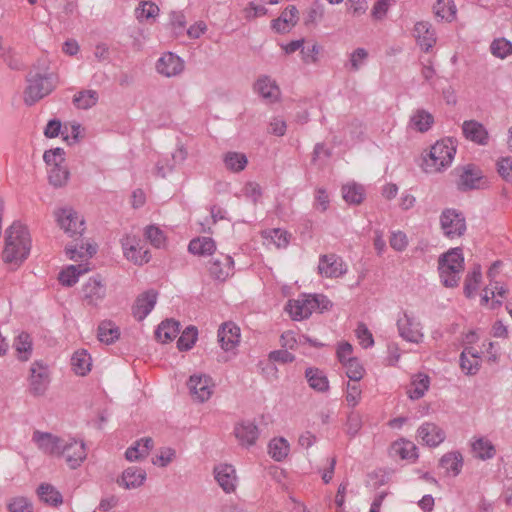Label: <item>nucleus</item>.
Returning <instances> with one entry per match:
<instances>
[{
    "instance_id": "obj_37",
    "label": "nucleus",
    "mask_w": 512,
    "mask_h": 512,
    "mask_svg": "<svg viewBox=\"0 0 512 512\" xmlns=\"http://www.w3.org/2000/svg\"><path fill=\"white\" fill-rule=\"evenodd\" d=\"M482 178L481 171L475 167L468 166L460 176L459 188L461 190L475 189Z\"/></svg>"
},
{
    "instance_id": "obj_18",
    "label": "nucleus",
    "mask_w": 512,
    "mask_h": 512,
    "mask_svg": "<svg viewBox=\"0 0 512 512\" xmlns=\"http://www.w3.org/2000/svg\"><path fill=\"white\" fill-rule=\"evenodd\" d=\"M254 91L269 103L276 102L280 97V89L276 81L267 75H262L256 80Z\"/></svg>"
},
{
    "instance_id": "obj_52",
    "label": "nucleus",
    "mask_w": 512,
    "mask_h": 512,
    "mask_svg": "<svg viewBox=\"0 0 512 512\" xmlns=\"http://www.w3.org/2000/svg\"><path fill=\"white\" fill-rule=\"evenodd\" d=\"M158 14L159 7L151 1H142L136 9V17L140 21L155 18Z\"/></svg>"
},
{
    "instance_id": "obj_38",
    "label": "nucleus",
    "mask_w": 512,
    "mask_h": 512,
    "mask_svg": "<svg viewBox=\"0 0 512 512\" xmlns=\"http://www.w3.org/2000/svg\"><path fill=\"white\" fill-rule=\"evenodd\" d=\"M37 493L44 503L51 506H58L63 501L61 493L54 486L47 483L41 484Z\"/></svg>"
},
{
    "instance_id": "obj_11",
    "label": "nucleus",
    "mask_w": 512,
    "mask_h": 512,
    "mask_svg": "<svg viewBox=\"0 0 512 512\" xmlns=\"http://www.w3.org/2000/svg\"><path fill=\"white\" fill-rule=\"evenodd\" d=\"M106 297V285L100 276L91 277L82 286V299L87 305L97 306Z\"/></svg>"
},
{
    "instance_id": "obj_34",
    "label": "nucleus",
    "mask_w": 512,
    "mask_h": 512,
    "mask_svg": "<svg viewBox=\"0 0 512 512\" xmlns=\"http://www.w3.org/2000/svg\"><path fill=\"white\" fill-rule=\"evenodd\" d=\"M188 250L190 253L195 255H212L216 250V245L212 238L201 237L191 240L188 245Z\"/></svg>"
},
{
    "instance_id": "obj_41",
    "label": "nucleus",
    "mask_w": 512,
    "mask_h": 512,
    "mask_svg": "<svg viewBox=\"0 0 512 512\" xmlns=\"http://www.w3.org/2000/svg\"><path fill=\"white\" fill-rule=\"evenodd\" d=\"M434 13L437 17L451 22L456 17V6L453 0H437L434 7Z\"/></svg>"
},
{
    "instance_id": "obj_57",
    "label": "nucleus",
    "mask_w": 512,
    "mask_h": 512,
    "mask_svg": "<svg viewBox=\"0 0 512 512\" xmlns=\"http://www.w3.org/2000/svg\"><path fill=\"white\" fill-rule=\"evenodd\" d=\"M45 163L49 166L62 165L64 162V150L60 147L45 151L43 155Z\"/></svg>"
},
{
    "instance_id": "obj_25",
    "label": "nucleus",
    "mask_w": 512,
    "mask_h": 512,
    "mask_svg": "<svg viewBox=\"0 0 512 512\" xmlns=\"http://www.w3.org/2000/svg\"><path fill=\"white\" fill-rule=\"evenodd\" d=\"M145 479L146 472L144 469L131 466L123 471L121 480H119L118 483L125 489H135L140 487L144 483Z\"/></svg>"
},
{
    "instance_id": "obj_53",
    "label": "nucleus",
    "mask_w": 512,
    "mask_h": 512,
    "mask_svg": "<svg viewBox=\"0 0 512 512\" xmlns=\"http://www.w3.org/2000/svg\"><path fill=\"white\" fill-rule=\"evenodd\" d=\"M342 365L346 368V375L350 380L357 382L362 379L364 368L357 358L350 359V361L344 362Z\"/></svg>"
},
{
    "instance_id": "obj_40",
    "label": "nucleus",
    "mask_w": 512,
    "mask_h": 512,
    "mask_svg": "<svg viewBox=\"0 0 512 512\" xmlns=\"http://www.w3.org/2000/svg\"><path fill=\"white\" fill-rule=\"evenodd\" d=\"M119 336V328L111 321H103L98 326V339L105 344H112Z\"/></svg>"
},
{
    "instance_id": "obj_6",
    "label": "nucleus",
    "mask_w": 512,
    "mask_h": 512,
    "mask_svg": "<svg viewBox=\"0 0 512 512\" xmlns=\"http://www.w3.org/2000/svg\"><path fill=\"white\" fill-rule=\"evenodd\" d=\"M397 329L405 341L419 344L424 338L421 322L408 312H403L397 319Z\"/></svg>"
},
{
    "instance_id": "obj_13",
    "label": "nucleus",
    "mask_w": 512,
    "mask_h": 512,
    "mask_svg": "<svg viewBox=\"0 0 512 512\" xmlns=\"http://www.w3.org/2000/svg\"><path fill=\"white\" fill-rule=\"evenodd\" d=\"M60 455L65 457V460L71 469H76L86 458V448L82 441L72 440L64 441Z\"/></svg>"
},
{
    "instance_id": "obj_23",
    "label": "nucleus",
    "mask_w": 512,
    "mask_h": 512,
    "mask_svg": "<svg viewBox=\"0 0 512 512\" xmlns=\"http://www.w3.org/2000/svg\"><path fill=\"white\" fill-rule=\"evenodd\" d=\"M233 264L231 256L221 254L210 261L209 273L214 279L224 281L231 274Z\"/></svg>"
},
{
    "instance_id": "obj_5",
    "label": "nucleus",
    "mask_w": 512,
    "mask_h": 512,
    "mask_svg": "<svg viewBox=\"0 0 512 512\" xmlns=\"http://www.w3.org/2000/svg\"><path fill=\"white\" fill-rule=\"evenodd\" d=\"M57 224L69 237H82L86 229L84 217L71 206L54 212Z\"/></svg>"
},
{
    "instance_id": "obj_4",
    "label": "nucleus",
    "mask_w": 512,
    "mask_h": 512,
    "mask_svg": "<svg viewBox=\"0 0 512 512\" xmlns=\"http://www.w3.org/2000/svg\"><path fill=\"white\" fill-rule=\"evenodd\" d=\"M456 153V148L450 139L436 142L430 149L428 158L425 159L426 170L438 172L449 166Z\"/></svg>"
},
{
    "instance_id": "obj_14",
    "label": "nucleus",
    "mask_w": 512,
    "mask_h": 512,
    "mask_svg": "<svg viewBox=\"0 0 512 512\" xmlns=\"http://www.w3.org/2000/svg\"><path fill=\"white\" fill-rule=\"evenodd\" d=\"M73 242L65 247L66 255L70 260H86L91 258L97 252V246L89 242H84L82 237H72Z\"/></svg>"
},
{
    "instance_id": "obj_15",
    "label": "nucleus",
    "mask_w": 512,
    "mask_h": 512,
    "mask_svg": "<svg viewBox=\"0 0 512 512\" xmlns=\"http://www.w3.org/2000/svg\"><path fill=\"white\" fill-rule=\"evenodd\" d=\"M32 440L44 453L60 455L64 440L48 432L34 431Z\"/></svg>"
},
{
    "instance_id": "obj_29",
    "label": "nucleus",
    "mask_w": 512,
    "mask_h": 512,
    "mask_svg": "<svg viewBox=\"0 0 512 512\" xmlns=\"http://www.w3.org/2000/svg\"><path fill=\"white\" fill-rule=\"evenodd\" d=\"M298 21V10L294 5L288 6L281 15L273 20L272 27L277 32H286L290 26H293Z\"/></svg>"
},
{
    "instance_id": "obj_19",
    "label": "nucleus",
    "mask_w": 512,
    "mask_h": 512,
    "mask_svg": "<svg viewBox=\"0 0 512 512\" xmlns=\"http://www.w3.org/2000/svg\"><path fill=\"white\" fill-rule=\"evenodd\" d=\"M157 301V293L154 290L146 291L140 294L133 307L132 314L138 321L144 320L153 310Z\"/></svg>"
},
{
    "instance_id": "obj_63",
    "label": "nucleus",
    "mask_w": 512,
    "mask_h": 512,
    "mask_svg": "<svg viewBox=\"0 0 512 512\" xmlns=\"http://www.w3.org/2000/svg\"><path fill=\"white\" fill-rule=\"evenodd\" d=\"M277 248H285L288 245V233L279 228L269 231L268 236Z\"/></svg>"
},
{
    "instance_id": "obj_56",
    "label": "nucleus",
    "mask_w": 512,
    "mask_h": 512,
    "mask_svg": "<svg viewBox=\"0 0 512 512\" xmlns=\"http://www.w3.org/2000/svg\"><path fill=\"white\" fill-rule=\"evenodd\" d=\"M7 508L9 512H32L33 511V505L32 503L25 497L19 496L12 498Z\"/></svg>"
},
{
    "instance_id": "obj_17",
    "label": "nucleus",
    "mask_w": 512,
    "mask_h": 512,
    "mask_svg": "<svg viewBox=\"0 0 512 512\" xmlns=\"http://www.w3.org/2000/svg\"><path fill=\"white\" fill-rule=\"evenodd\" d=\"M418 437L429 447H437L446 438L442 428L435 423L425 422L417 430Z\"/></svg>"
},
{
    "instance_id": "obj_16",
    "label": "nucleus",
    "mask_w": 512,
    "mask_h": 512,
    "mask_svg": "<svg viewBox=\"0 0 512 512\" xmlns=\"http://www.w3.org/2000/svg\"><path fill=\"white\" fill-rule=\"evenodd\" d=\"M319 273L325 277H339L346 272V267L340 257L335 254L322 255L318 265Z\"/></svg>"
},
{
    "instance_id": "obj_48",
    "label": "nucleus",
    "mask_w": 512,
    "mask_h": 512,
    "mask_svg": "<svg viewBox=\"0 0 512 512\" xmlns=\"http://www.w3.org/2000/svg\"><path fill=\"white\" fill-rule=\"evenodd\" d=\"M98 101V94L94 90H84L74 96V104L81 109H89Z\"/></svg>"
},
{
    "instance_id": "obj_8",
    "label": "nucleus",
    "mask_w": 512,
    "mask_h": 512,
    "mask_svg": "<svg viewBox=\"0 0 512 512\" xmlns=\"http://www.w3.org/2000/svg\"><path fill=\"white\" fill-rule=\"evenodd\" d=\"M29 391L34 396L45 394L50 383L49 368L42 361H35L29 369Z\"/></svg>"
},
{
    "instance_id": "obj_24",
    "label": "nucleus",
    "mask_w": 512,
    "mask_h": 512,
    "mask_svg": "<svg viewBox=\"0 0 512 512\" xmlns=\"http://www.w3.org/2000/svg\"><path fill=\"white\" fill-rule=\"evenodd\" d=\"M462 130L467 139L479 145H486L488 143V132L481 123L475 120L464 121Z\"/></svg>"
},
{
    "instance_id": "obj_21",
    "label": "nucleus",
    "mask_w": 512,
    "mask_h": 512,
    "mask_svg": "<svg viewBox=\"0 0 512 512\" xmlns=\"http://www.w3.org/2000/svg\"><path fill=\"white\" fill-rule=\"evenodd\" d=\"M214 476L220 487L226 492H233L236 488V471L232 465L220 464L214 468Z\"/></svg>"
},
{
    "instance_id": "obj_51",
    "label": "nucleus",
    "mask_w": 512,
    "mask_h": 512,
    "mask_svg": "<svg viewBox=\"0 0 512 512\" xmlns=\"http://www.w3.org/2000/svg\"><path fill=\"white\" fill-rule=\"evenodd\" d=\"M481 268L480 266H475L473 270L467 274L465 283H464V293L467 297H472L477 290L478 284L481 280Z\"/></svg>"
},
{
    "instance_id": "obj_39",
    "label": "nucleus",
    "mask_w": 512,
    "mask_h": 512,
    "mask_svg": "<svg viewBox=\"0 0 512 512\" xmlns=\"http://www.w3.org/2000/svg\"><path fill=\"white\" fill-rule=\"evenodd\" d=\"M71 365L77 375L84 376L91 369V357L85 350L76 351L71 358Z\"/></svg>"
},
{
    "instance_id": "obj_32",
    "label": "nucleus",
    "mask_w": 512,
    "mask_h": 512,
    "mask_svg": "<svg viewBox=\"0 0 512 512\" xmlns=\"http://www.w3.org/2000/svg\"><path fill=\"white\" fill-rule=\"evenodd\" d=\"M180 331L179 322L173 319L162 321L155 331L156 338L162 343L172 341Z\"/></svg>"
},
{
    "instance_id": "obj_2",
    "label": "nucleus",
    "mask_w": 512,
    "mask_h": 512,
    "mask_svg": "<svg viewBox=\"0 0 512 512\" xmlns=\"http://www.w3.org/2000/svg\"><path fill=\"white\" fill-rule=\"evenodd\" d=\"M463 269L464 256L461 248H452L439 257L438 271L441 283L445 287L458 286Z\"/></svg>"
},
{
    "instance_id": "obj_43",
    "label": "nucleus",
    "mask_w": 512,
    "mask_h": 512,
    "mask_svg": "<svg viewBox=\"0 0 512 512\" xmlns=\"http://www.w3.org/2000/svg\"><path fill=\"white\" fill-rule=\"evenodd\" d=\"M269 454L275 461H282L289 453V443L284 438H275L270 441Z\"/></svg>"
},
{
    "instance_id": "obj_47",
    "label": "nucleus",
    "mask_w": 512,
    "mask_h": 512,
    "mask_svg": "<svg viewBox=\"0 0 512 512\" xmlns=\"http://www.w3.org/2000/svg\"><path fill=\"white\" fill-rule=\"evenodd\" d=\"M429 383L430 381L427 375H417L411 384V388L408 390L409 397L413 400L423 397L429 388Z\"/></svg>"
},
{
    "instance_id": "obj_55",
    "label": "nucleus",
    "mask_w": 512,
    "mask_h": 512,
    "mask_svg": "<svg viewBox=\"0 0 512 512\" xmlns=\"http://www.w3.org/2000/svg\"><path fill=\"white\" fill-rule=\"evenodd\" d=\"M146 239L156 248L162 247L165 242V236L163 231L154 225H150L145 229Z\"/></svg>"
},
{
    "instance_id": "obj_50",
    "label": "nucleus",
    "mask_w": 512,
    "mask_h": 512,
    "mask_svg": "<svg viewBox=\"0 0 512 512\" xmlns=\"http://www.w3.org/2000/svg\"><path fill=\"white\" fill-rule=\"evenodd\" d=\"M393 450L401 459L415 460L418 457L417 447L410 441L394 443Z\"/></svg>"
},
{
    "instance_id": "obj_31",
    "label": "nucleus",
    "mask_w": 512,
    "mask_h": 512,
    "mask_svg": "<svg viewBox=\"0 0 512 512\" xmlns=\"http://www.w3.org/2000/svg\"><path fill=\"white\" fill-rule=\"evenodd\" d=\"M439 464L447 473L457 476L463 467L462 454L459 451L448 452L440 458Z\"/></svg>"
},
{
    "instance_id": "obj_60",
    "label": "nucleus",
    "mask_w": 512,
    "mask_h": 512,
    "mask_svg": "<svg viewBox=\"0 0 512 512\" xmlns=\"http://www.w3.org/2000/svg\"><path fill=\"white\" fill-rule=\"evenodd\" d=\"M176 456V451L170 447H165L160 450L159 455L153 459V464L158 465L160 467H166L169 463H171Z\"/></svg>"
},
{
    "instance_id": "obj_49",
    "label": "nucleus",
    "mask_w": 512,
    "mask_h": 512,
    "mask_svg": "<svg viewBox=\"0 0 512 512\" xmlns=\"http://www.w3.org/2000/svg\"><path fill=\"white\" fill-rule=\"evenodd\" d=\"M198 331L196 327H187L180 335L177 341V347L180 351L190 350L197 340Z\"/></svg>"
},
{
    "instance_id": "obj_35",
    "label": "nucleus",
    "mask_w": 512,
    "mask_h": 512,
    "mask_svg": "<svg viewBox=\"0 0 512 512\" xmlns=\"http://www.w3.org/2000/svg\"><path fill=\"white\" fill-rule=\"evenodd\" d=\"M433 123V116L424 109L416 110L410 118V127L421 133L428 131Z\"/></svg>"
},
{
    "instance_id": "obj_62",
    "label": "nucleus",
    "mask_w": 512,
    "mask_h": 512,
    "mask_svg": "<svg viewBox=\"0 0 512 512\" xmlns=\"http://www.w3.org/2000/svg\"><path fill=\"white\" fill-rule=\"evenodd\" d=\"M390 246L396 251H403L408 245L407 236L401 231L393 232L389 239Z\"/></svg>"
},
{
    "instance_id": "obj_36",
    "label": "nucleus",
    "mask_w": 512,
    "mask_h": 512,
    "mask_svg": "<svg viewBox=\"0 0 512 512\" xmlns=\"http://www.w3.org/2000/svg\"><path fill=\"white\" fill-rule=\"evenodd\" d=\"M472 450L476 457L481 460H488L495 456L496 449L490 440L485 437L476 438L472 444Z\"/></svg>"
},
{
    "instance_id": "obj_27",
    "label": "nucleus",
    "mask_w": 512,
    "mask_h": 512,
    "mask_svg": "<svg viewBox=\"0 0 512 512\" xmlns=\"http://www.w3.org/2000/svg\"><path fill=\"white\" fill-rule=\"evenodd\" d=\"M305 378L311 389L321 393H325L329 390V380L324 371L319 368H307L305 370Z\"/></svg>"
},
{
    "instance_id": "obj_33",
    "label": "nucleus",
    "mask_w": 512,
    "mask_h": 512,
    "mask_svg": "<svg viewBox=\"0 0 512 512\" xmlns=\"http://www.w3.org/2000/svg\"><path fill=\"white\" fill-rule=\"evenodd\" d=\"M13 347L17 352V358L20 361H28L32 354L33 344L31 336L26 332H21L13 342Z\"/></svg>"
},
{
    "instance_id": "obj_64",
    "label": "nucleus",
    "mask_w": 512,
    "mask_h": 512,
    "mask_svg": "<svg viewBox=\"0 0 512 512\" xmlns=\"http://www.w3.org/2000/svg\"><path fill=\"white\" fill-rule=\"evenodd\" d=\"M498 173L507 181L512 180V158L504 157L497 162Z\"/></svg>"
},
{
    "instance_id": "obj_10",
    "label": "nucleus",
    "mask_w": 512,
    "mask_h": 512,
    "mask_svg": "<svg viewBox=\"0 0 512 512\" xmlns=\"http://www.w3.org/2000/svg\"><path fill=\"white\" fill-rule=\"evenodd\" d=\"M156 71L167 78L179 76L185 68L184 60L172 52L164 53L156 62Z\"/></svg>"
},
{
    "instance_id": "obj_20",
    "label": "nucleus",
    "mask_w": 512,
    "mask_h": 512,
    "mask_svg": "<svg viewBox=\"0 0 512 512\" xmlns=\"http://www.w3.org/2000/svg\"><path fill=\"white\" fill-rule=\"evenodd\" d=\"M218 341L225 351L234 349L240 342V328L232 322L223 323L218 329Z\"/></svg>"
},
{
    "instance_id": "obj_54",
    "label": "nucleus",
    "mask_w": 512,
    "mask_h": 512,
    "mask_svg": "<svg viewBox=\"0 0 512 512\" xmlns=\"http://www.w3.org/2000/svg\"><path fill=\"white\" fill-rule=\"evenodd\" d=\"M368 58V52L364 48H357L350 54L349 69L351 71H358L366 62Z\"/></svg>"
},
{
    "instance_id": "obj_58",
    "label": "nucleus",
    "mask_w": 512,
    "mask_h": 512,
    "mask_svg": "<svg viewBox=\"0 0 512 512\" xmlns=\"http://www.w3.org/2000/svg\"><path fill=\"white\" fill-rule=\"evenodd\" d=\"M460 366L461 369L467 375H475L479 370V360L467 357V352L462 351L460 355Z\"/></svg>"
},
{
    "instance_id": "obj_30",
    "label": "nucleus",
    "mask_w": 512,
    "mask_h": 512,
    "mask_svg": "<svg viewBox=\"0 0 512 512\" xmlns=\"http://www.w3.org/2000/svg\"><path fill=\"white\" fill-rule=\"evenodd\" d=\"M88 271L87 264L69 265L59 273L58 280L62 285L71 287L77 283L80 275Z\"/></svg>"
},
{
    "instance_id": "obj_44",
    "label": "nucleus",
    "mask_w": 512,
    "mask_h": 512,
    "mask_svg": "<svg viewBox=\"0 0 512 512\" xmlns=\"http://www.w3.org/2000/svg\"><path fill=\"white\" fill-rule=\"evenodd\" d=\"M343 199L349 204H360L364 199V189L358 184H347L342 187Z\"/></svg>"
},
{
    "instance_id": "obj_9",
    "label": "nucleus",
    "mask_w": 512,
    "mask_h": 512,
    "mask_svg": "<svg viewBox=\"0 0 512 512\" xmlns=\"http://www.w3.org/2000/svg\"><path fill=\"white\" fill-rule=\"evenodd\" d=\"M187 386L192 398L203 403L211 397L214 383L208 375L194 374L190 376Z\"/></svg>"
},
{
    "instance_id": "obj_42",
    "label": "nucleus",
    "mask_w": 512,
    "mask_h": 512,
    "mask_svg": "<svg viewBox=\"0 0 512 512\" xmlns=\"http://www.w3.org/2000/svg\"><path fill=\"white\" fill-rule=\"evenodd\" d=\"M223 161L225 167L232 172H240L247 165V157L239 152H227L223 157Z\"/></svg>"
},
{
    "instance_id": "obj_45",
    "label": "nucleus",
    "mask_w": 512,
    "mask_h": 512,
    "mask_svg": "<svg viewBox=\"0 0 512 512\" xmlns=\"http://www.w3.org/2000/svg\"><path fill=\"white\" fill-rule=\"evenodd\" d=\"M491 54L499 59H505L512 55V42L506 38H496L490 44Z\"/></svg>"
},
{
    "instance_id": "obj_61",
    "label": "nucleus",
    "mask_w": 512,
    "mask_h": 512,
    "mask_svg": "<svg viewBox=\"0 0 512 512\" xmlns=\"http://www.w3.org/2000/svg\"><path fill=\"white\" fill-rule=\"evenodd\" d=\"M175 166L176 165L171 161V158L160 159L156 163L154 174L158 177L165 178L167 174L174 170Z\"/></svg>"
},
{
    "instance_id": "obj_12",
    "label": "nucleus",
    "mask_w": 512,
    "mask_h": 512,
    "mask_svg": "<svg viewBox=\"0 0 512 512\" xmlns=\"http://www.w3.org/2000/svg\"><path fill=\"white\" fill-rule=\"evenodd\" d=\"M314 303L315 300L311 299V295H301L297 299L288 301L286 311L293 320L300 321L315 312Z\"/></svg>"
},
{
    "instance_id": "obj_3",
    "label": "nucleus",
    "mask_w": 512,
    "mask_h": 512,
    "mask_svg": "<svg viewBox=\"0 0 512 512\" xmlns=\"http://www.w3.org/2000/svg\"><path fill=\"white\" fill-rule=\"evenodd\" d=\"M27 87L24 91V102L31 106L50 94L54 88V78L49 73L30 72L26 77Z\"/></svg>"
},
{
    "instance_id": "obj_28",
    "label": "nucleus",
    "mask_w": 512,
    "mask_h": 512,
    "mask_svg": "<svg viewBox=\"0 0 512 512\" xmlns=\"http://www.w3.org/2000/svg\"><path fill=\"white\" fill-rule=\"evenodd\" d=\"M121 245L124 255L128 260H131L135 264L139 265L149 262L150 254L148 250H144V256H135L136 246H138V240L134 236H124L121 239Z\"/></svg>"
},
{
    "instance_id": "obj_46",
    "label": "nucleus",
    "mask_w": 512,
    "mask_h": 512,
    "mask_svg": "<svg viewBox=\"0 0 512 512\" xmlns=\"http://www.w3.org/2000/svg\"><path fill=\"white\" fill-rule=\"evenodd\" d=\"M69 170L63 165L51 166L49 170V183L56 188L66 185L69 179Z\"/></svg>"
},
{
    "instance_id": "obj_7",
    "label": "nucleus",
    "mask_w": 512,
    "mask_h": 512,
    "mask_svg": "<svg viewBox=\"0 0 512 512\" xmlns=\"http://www.w3.org/2000/svg\"><path fill=\"white\" fill-rule=\"evenodd\" d=\"M440 224L443 233L448 238L462 236L466 231L465 217L455 209H446L440 216Z\"/></svg>"
},
{
    "instance_id": "obj_26",
    "label": "nucleus",
    "mask_w": 512,
    "mask_h": 512,
    "mask_svg": "<svg viewBox=\"0 0 512 512\" xmlns=\"http://www.w3.org/2000/svg\"><path fill=\"white\" fill-rule=\"evenodd\" d=\"M414 34L419 45L426 52L436 43L435 33L428 22H417L414 27Z\"/></svg>"
},
{
    "instance_id": "obj_1",
    "label": "nucleus",
    "mask_w": 512,
    "mask_h": 512,
    "mask_svg": "<svg viewBox=\"0 0 512 512\" xmlns=\"http://www.w3.org/2000/svg\"><path fill=\"white\" fill-rule=\"evenodd\" d=\"M30 249L31 239L28 229L19 221H14L5 232L3 261L20 265L28 257Z\"/></svg>"
},
{
    "instance_id": "obj_59",
    "label": "nucleus",
    "mask_w": 512,
    "mask_h": 512,
    "mask_svg": "<svg viewBox=\"0 0 512 512\" xmlns=\"http://www.w3.org/2000/svg\"><path fill=\"white\" fill-rule=\"evenodd\" d=\"M362 427V418L360 414L356 412H351L348 415L347 422H346V433L350 437H354L361 429Z\"/></svg>"
},
{
    "instance_id": "obj_22",
    "label": "nucleus",
    "mask_w": 512,
    "mask_h": 512,
    "mask_svg": "<svg viewBox=\"0 0 512 512\" xmlns=\"http://www.w3.org/2000/svg\"><path fill=\"white\" fill-rule=\"evenodd\" d=\"M234 434L240 445L250 447L259 437L258 427L251 421H242L235 425Z\"/></svg>"
}]
</instances>
